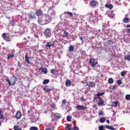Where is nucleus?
I'll use <instances>...</instances> for the list:
<instances>
[{
    "instance_id": "9b49d317",
    "label": "nucleus",
    "mask_w": 130,
    "mask_h": 130,
    "mask_svg": "<svg viewBox=\"0 0 130 130\" xmlns=\"http://www.w3.org/2000/svg\"><path fill=\"white\" fill-rule=\"evenodd\" d=\"M99 102L98 103V105L99 106H104L105 104H104V100L102 99V98H99Z\"/></svg>"
},
{
    "instance_id": "7c9ffc66",
    "label": "nucleus",
    "mask_w": 130,
    "mask_h": 130,
    "mask_svg": "<svg viewBox=\"0 0 130 130\" xmlns=\"http://www.w3.org/2000/svg\"><path fill=\"white\" fill-rule=\"evenodd\" d=\"M105 94V92H102V93H98L96 95L98 97H100V96H103V95H104Z\"/></svg>"
},
{
    "instance_id": "393cba45",
    "label": "nucleus",
    "mask_w": 130,
    "mask_h": 130,
    "mask_svg": "<svg viewBox=\"0 0 130 130\" xmlns=\"http://www.w3.org/2000/svg\"><path fill=\"white\" fill-rule=\"evenodd\" d=\"M55 117H56L57 119H59V118H60V117H61V115H60V114L56 113L55 114Z\"/></svg>"
},
{
    "instance_id": "f257e3e1",
    "label": "nucleus",
    "mask_w": 130,
    "mask_h": 130,
    "mask_svg": "<svg viewBox=\"0 0 130 130\" xmlns=\"http://www.w3.org/2000/svg\"><path fill=\"white\" fill-rule=\"evenodd\" d=\"M6 81L8 83L9 86H15L17 79L16 77H13L11 78V80L9 79H6Z\"/></svg>"
},
{
    "instance_id": "6e6552de",
    "label": "nucleus",
    "mask_w": 130,
    "mask_h": 130,
    "mask_svg": "<svg viewBox=\"0 0 130 130\" xmlns=\"http://www.w3.org/2000/svg\"><path fill=\"white\" fill-rule=\"evenodd\" d=\"M86 85L88 86L89 87H91V88H95L96 85L95 82L93 81H89L86 82Z\"/></svg>"
},
{
    "instance_id": "f8f14e48",
    "label": "nucleus",
    "mask_w": 130,
    "mask_h": 130,
    "mask_svg": "<svg viewBox=\"0 0 130 130\" xmlns=\"http://www.w3.org/2000/svg\"><path fill=\"white\" fill-rule=\"evenodd\" d=\"M54 45V41H51L50 42H48L47 43V44L46 45V47H48L49 48H50L52 46H53Z\"/></svg>"
},
{
    "instance_id": "ddd939ff",
    "label": "nucleus",
    "mask_w": 130,
    "mask_h": 130,
    "mask_svg": "<svg viewBox=\"0 0 130 130\" xmlns=\"http://www.w3.org/2000/svg\"><path fill=\"white\" fill-rule=\"evenodd\" d=\"M15 117L17 119H20V118L22 117V113H21V112H17L15 115Z\"/></svg>"
},
{
    "instance_id": "a18cd8bd",
    "label": "nucleus",
    "mask_w": 130,
    "mask_h": 130,
    "mask_svg": "<svg viewBox=\"0 0 130 130\" xmlns=\"http://www.w3.org/2000/svg\"><path fill=\"white\" fill-rule=\"evenodd\" d=\"M50 72L53 75H54V73L55 72V70H54V69H51V71H50Z\"/></svg>"
},
{
    "instance_id": "4468645a",
    "label": "nucleus",
    "mask_w": 130,
    "mask_h": 130,
    "mask_svg": "<svg viewBox=\"0 0 130 130\" xmlns=\"http://www.w3.org/2000/svg\"><path fill=\"white\" fill-rule=\"evenodd\" d=\"M65 85L66 87H71L72 85V81L70 79H67L66 81Z\"/></svg>"
},
{
    "instance_id": "f3484780",
    "label": "nucleus",
    "mask_w": 130,
    "mask_h": 130,
    "mask_svg": "<svg viewBox=\"0 0 130 130\" xmlns=\"http://www.w3.org/2000/svg\"><path fill=\"white\" fill-rule=\"evenodd\" d=\"M123 23L126 24V23H129V19L127 17H124L122 20Z\"/></svg>"
},
{
    "instance_id": "4c0bfd02",
    "label": "nucleus",
    "mask_w": 130,
    "mask_h": 130,
    "mask_svg": "<svg viewBox=\"0 0 130 130\" xmlns=\"http://www.w3.org/2000/svg\"><path fill=\"white\" fill-rule=\"evenodd\" d=\"M10 25H12V26H15V21L11 20L10 21Z\"/></svg>"
},
{
    "instance_id": "49530a36",
    "label": "nucleus",
    "mask_w": 130,
    "mask_h": 130,
    "mask_svg": "<svg viewBox=\"0 0 130 130\" xmlns=\"http://www.w3.org/2000/svg\"><path fill=\"white\" fill-rule=\"evenodd\" d=\"M80 53H81V54H86V51H84V50H81L80 51Z\"/></svg>"
},
{
    "instance_id": "13d9d810",
    "label": "nucleus",
    "mask_w": 130,
    "mask_h": 130,
    "mask_svg": "<svg viewBox=\"0 0 130 130\" xmlns=\"http://www.w3.org/2000/svg\"><path fill=\"white\" fill-rule=\"evenodd\" d=\"M27 38H28V39H31V38L30 37H28Z\"/></svg>"
},
{
    "instance_id": "c85d7f7f",
    "label": "nucleus",
    "mask_w": 130,
    "mask_h": 130,
    "mask_svg": "<svg viewBox=\"0 0 130 130\" xmlns=\"http://www.w3.org/2000/svg\"><path fill=\"white\" fill-rule=\"evenodd\" d=\"M48 83H49V79H45L43 82V85H47V84H48Z\"/></svg>"
},
{
    "instance_id": "bf43d9fd",
    "label": "nucleus",
    "mask_w": 130,
    "mask_h": 130,
    "mask_svg": "<svg viewBox=\"0 0 130 130\" xmlns=\"http://www.w3.org/2000/svg\"><path fill=\"white\" fill-rule=\"evenodd\" d=\"M96 105H94L93 106V107H96Z\"/></svg>"
},
{
    "instance_id": "4d7b16f0",
    "label": "nucleus",
    "mask_w": 130,
    "mask_h": 130,
    "mask_svg": "<svg viewBox=\"0 0 130 130\" xmlns=\"http://www.w3.org/2000/svg\"><path fill=\"white\" fill-rule=\"evenodd\" d=\"M38 51H39V52H40V53L42 52V50L40 49V50H39Z\"/></svg>"
},
{
    "instance_id": "e2e57ef3",
    "label": "nucleus",
    "mask_w": 130,
    "mask_h": 130,
    "mask_svg": "<svg viewBox=\"0 0 130 130\" xmlns=\"http://www.w3.org/2000/svg\"><path fill=\"white\" fill-rule=\"evenodd\" d=\"M2 125V122H0V126Z\"/></svg>"
},
{
    "instance_id": "c03bdc74",
    "label": "nucleus",
    "mask_w": 130,
    "mask_h": 130,
    "mask_svg": "<svg viewBox=\"0 0 130 130\" xmlns=\"http://www.w3.org/2000/svg\"><path fill=\"white\" fill-rule=\"evenodd\" d=\"M98 115L101 116V115H103V112L102 111H99L98 112Z\"/></svg>"
},
{
    "instance_id": "680f3d73",
    "label": "nucleus",
    "mask_w": 130,
    "mask_h": 130,
    "mask_svg": "<svg viewBox=\"0 0 130 130\" xmlns=\"http://www.w3.org/2000/svg\"><path fill=\"white\" fill-rule=\"evenodd\" d=\"M108 16L110 17V18H112L110 15H109Z\"/></svg>"
},
{
    "instance_id": "6ab92c4d",
    "label": "nucleus",
    "mask_w": 130,
    "mask_h": 130,
    "mask_svg": "<svg viewBox=\"0 0 130 130\" xmlns=\"http://www.w3.org/2000/svg\"><path fill=\"white\" fill-rule=\"evenodd\" d=\"M14 130H22V127L20 125H14Z\"/></svg>"
},
{
    "instance_id": "5701e85b",
    "label": "nucleus",
    "mask_w": 130,
    "mask_h": 130,
    "mask_svg": "<svg viewBox=\"0 0 130 130\" xmlns=\"http://www.w3.org/2000/svg\"><path fill=\"white\" fill-rule=\"evenodd\" d=\"M69 36V33L68 32H67V30H64L63 31V34L62 35V37H68V36Z\"/></svg>"
},
{
    "instance_id": "e433bc0d",
    "label": "nucleus",
    "mask_w": 130,
    "mask_h": 130,
    "mask_svg": "<svg viewBox=\"0 0 130 130\" xmlns=\"http://www.w3.org/2000/svg\"><path fill=\"white\" fill-rule=\"evenodd\" d=\"M125 99L126 100H130V94H127L125 95Z\"/></svg>"
},
{
    "instance_id": "2f4dec72",
    "label": "nucleus",
    "mask_w": 130,
    "mask_h": 130,
    "mask_svg": "<svg viewBox=\"0 0 130 130\" xmlns=\"http://www.w3.org/2000/svg\"><path fill=\"white\" fill-rule=\"evenodd\" d=\"M67 121H72V117L68 115L67 117Z\"/></svg>"
},
{
    "instance_id": "3c124183",
    "label": "nucleus",
    "mask_w": 130,
    "mask_h": 130,
    "mask_svg": "<svg viewBox=\"0 0 130 130\" xmlns=\"http://www.w3.org/2000/svg\"><path fill=\"white\" fill-rule=\"evenodd\" d=\"M18 68H21L22 67V63H18Z\"/></svg>"
},
{
    "instance_id": "37998d69",
    "label": "nucleus",
    "mask_w": 130,
    "mask_h": 130,
    "mask_svg": "<svg viewBox=\"0 0 130 130\" xmlns=\"http://www.w3.org/2000/svg\"><path fill=\"white\" fill-rule=\"evenodd\" d=\"M51 108H55V104L52 103L50 106Z\"/></svg>"
},
{
    "instance_id": "4be33fe9",
    "label": "nucleus",
    "mask_w": 130,
    "mask_h": 130,
    "mask_svg": "<svg viewBox=\"0 0 130 130\" xmlns=\"http://www.w3.org/2000/svg\"><path fill=\"white\" fill-rule=\"evenodd\" d=\"M41 72H42L43 73H45V74H47V73L48 72L47 71V69L46 68H41L40 69Z\"/></svg>"
},
{
    "instance_id": "09e8293b",
    "label": "nucleus",
    "mask_w": 130,
    "mask_h": 130,
    "mask_svg": "<svg viewBox=\"0 0 130 130\" xmlns=\"http://www.w3.org/2000/svg\"><path fill=\"white\" fill-rule=\"evenodd\" d=\"M100 98H101V97H100V96L95 97L94 98V100H96L97 99H99V100L100 99Z\"/></svg>"
},
{
    "instance_id": "a878e982",
    "label": "nucleus",
    "mask_w": 130,
    "mask_h": 130,
    "mask_svg": "<svg viewBox=\"0 0 130 130\" xmlns=\"http://www.w3.org/2000/svg\"><path fill=\"white\" fill-rule=\"evenodd\" d=\"M72 124H69L66 128L65 130H71L72 129Z\"/></svg>"
},
{
    "instance_id": "f704fd0d",
    "label": "nucleus",
    "mask_w": 130,
    "mask_h": 130,
    "mask_svg": "<svg viewBox=\"0 0 130 130\" xmlns=\"http://www.w3.org/2000/svg\"><path fill=\"white\" fill-rule=\"evenodd\" d=\"M69 51H74V46L71 45L69 47Z\"/></svg>"
},
{
    "instance_id": "39448f33",
    "label": "nucleus",
    "mask_w": 130,
    "mask_h": 130,
    "mask_svg": "<svg viewBox=\"0 0 130 130\" xmlns=\"http://www.w3.org/2000/svg\"><path fill=\"white\" fill-rule=\"evenodd\" d=\"M43 90L45 91L46 92H50V91H54V88H53L51 86L47 85L45 86L44 87H43Z\"/></svg>"
},
{
    "instance_id": "1a4fd4ad",
    "label": "nucleus",
    "mask_w": 130,
    "mask_h": 130,
    "mask_svg": "<svg viewBox=\"0 0 130 130\" xmlns=\"http://www.w3.org/2000/svg\"><path fill=\"white\" fill-rule=\"evenodd\" d=\"M36 15L38 17L42 16L43 15V11L42 9H38L36 11Z\"/></svg>"
},
{
    "instance_id": "79ce46f5",
    "label": "nucleus",
    "mask_w": 130,
    "mask_h": 130,
    "mask_svg": "<svg viewBox=\"0 0 130 130\" xmlns=\"http://www.w3.org/2000/svg\"><path fill=\"white\" fill-rule=\"evenodd\" d=\"M125 75V71H122L120 73V75L121 77H123Z\"/></svg>"
},
{
    "instance_id": "0eeeda50",
    "label": "nucleus",
    "mask_w": 130,
    "mask_h": 130,
    "mask_svg": "<svg viewBox=\"0 0 130 130\" xmlns=\"http://www.w3.org/2000/svg\"><path fill=\"white\" fill-rule=\"evenodd\" d=\"M28 18L32 20V19H36V14L35 12H30L28 14Z\"/></svg>"
},
{
    "instance_id": "a19ab883",
    "label": "nucleus",
    "mask_w": 130,
    "mask_h": 130,
    "mask_svg": "<svg viewBox=\"0 0 130 130\" xmlns=\"http://www.w3.org/2000/svg\"><path fill=\"white\" fill-rule=\"evenodd\" d=\"M117 84L119 85H121V84H122V82H121V80H117Z\"/></svg>"
},
{
    "instance_id": "9d476101",
    "label": "nucleus",
    "mask_w": 130,
    "mask_h": 130,
    "mask_svg": "<svg viewBox=\"0 0 130 130\" xmlns=\"http://www.w3.org/2000/svg\"><path fill=\"white\" fill-rule=\"evenodd\" d=\"M76 108L78 109V110H85V109H87L88 107L82 105H78L76 106Z\"/></svg>"
},
{
    "instance_id": "6e6d98bb",
    "label": "nucleus",
    "mask_w": 130,
    "mask_h": 130,
    "mask_svg": "<svg viewBox=\"0 0 130 130\" xmlns=\"http://www.w3.org/2000/svg\"><path fill=\"white\" fill-rule=\"evenodd\" d=\"M80 39L82 41L83 40V38H82V37H80Z\"/></svg>"
},
{
    "instance_id": "0e129e2a",
    "label": "nucleus",
    "mask_w": 130,
    "mask_h": 130,
    "mask_svg": "<svg viewBox=\"0 0 130 130\" xmlns=\"http://www.w3.org/2000/svg\"><path fill=\"white\" fill-rule=\"evenodd\" d=\"M0 64H1V63H0Z\"/></svg>"
},
{
    "instance_id": "ea45409f",
    "label": "nucleus",
    "mask_w": 130,
    "mask_h": 130,
    "mask_svg": "<svg viewBox=\"0 0 130 130\" xmlns=\"http://www.w3.org/2000/svg\"><path fill=\"white\" fill-rule=\"evenodd\" d=\"M66 103H67V100H63L62 101V105H66Z\"/></svg>"
},
{
    "instance_id": "8fccbe9b",
    "label": "nucleus",
    "mask_w": 130,
    "mask_h": 130,
    "mask_svg": "<svg viewBox=\"0 0 130 130\" xmlns=\"http://www.w3.org/2000/svg\"><path fill=\"white\" fill-rule=\"evenodd\" d=\"M81 101H85V99H84V96H81V98H80Z\"/></svg>"
},
{
    "instance_id": "412c9836",
    "label": "nucleus",
    "mask_w": 130,
    "mask_h": 130,
    "mask_svg": "<svg viewBox=\"0 0 130 130\" xmlns=\"http://www.w3.org/2000/svg\"><path fill=\"white\" fill-rule=\"evenodd\" d=\"M125 60H127L128 61H130V54L128 55H125L124 56Z\"/></svg>"
},
{
    "instance_id": "5fc2aeb1",
    "label": "nucleus",
    "mask_w": 130,
    "mask_h": 130,
    "mask_svg": "<svg viewBox=\"0 0 130 130\" xmlns=\"http://www.w3.org/2000/svg\"><path fill=\"white\" fill-rule=\"evenodd\" d=\"M127 31H128V32L130 33V28H127Z\"/></svg>"
},
{
    "instance_id": "cd10ccee",
    "label": "nucleus",
    "mask_w": 130,
    "mask_h": 130,
    "mask_svg": "<svg viewBox=\"0 0 130 130\" xmlns=\"http://www.w3.org/2000/svg\"><path fill=\"white\" fill-rule=\"evenodd\" d=\"M7 55H8V57H7V59H8V60H9V59H10V58H13V57H14L15 56L14 55V54H12V55H11V54H7Z\"/></svg>"
},
{
    "instance_id": "052dcab7",
    "label": "nucleus",
    "mask_w": 130,
    "mask_h": 130,
    "mask_svg": "<svg viewBox=\"0 0 130 130\" xmlns=\"http://www.w3.org/2000/svg\"><path fill=\"white\" fill-rule=\"evenodd\" d=\"M113 87L114 89H115V86H113Z\"/></svg>"
},
{
    "instance_id": "de8ad7c7",
    "label": "nucleus",
    "mask_w": 130,
    "mask_h": 130,
    "mask_svg": "<svg viewBox=\"0 0 130 130\" xmlns=\"http://www.w3.org/2000/svg\"><path fill=\"white\" fill-rule=\"evenodd\" d=\"M114 104L115 105V107H116V106H117V105H118V101L114 102Z\"/></svg>"
},
{
    "instance_id": "2eb2a0df",
    "label": "nucleus",
    "mask_w": 130,
    "mask_h": 130,
    "mask_svg": "<svg viewBox=\"0 0 130 130\" xmlns=\"http://www.w3.org/2000/svg\"><path fill=\"white\" fill-rule=\"evenodd\" d=\"M29 59H32V58L28 56L27 54H26L25 56V61L28 64H30V60Z\"/></svg>"
},
{
    "instance_id": "dca6fc26",
    "label": "nucleus",
    "mask_w": 130,
    "mask_h": 130,
    "mask_svg": "<svg viewBox=\"0 0 130 130\" xmlns=\"http://www.w3.org/2000/svg\"><path fill=\"white\" fill-rule=\"evenodd\" d=\"M104 127H105V128H107L108 129L115 130V128H114V127H112L108 125H104Z\"/></svg>"
},
{
    "instance_id": "423d86ee",
    "label": "nucleus",
    "mask_w": 130,
    "mask_h": 130,
    "mask_svg": "<svg viewBox=\"0 0 130 130\" xmlns=\"http://www.w3.org/2000/svg\"><path fill=\"white\" fill-rule=\"evenodd\" d=\"M44 34L46 37H50L51 36V30L50 28H46Z\"/></svg>"
},
{
    "instance_id": "20e7f679",
    "label": "nucleus",
    "mask_w": 130,
    "mask_h": 130,
    "mask_svg": "<svg viewBox=\"0 0 130 130\" xmlns=\"http://www.w3.org/2000/svg\"><path fill=\"white\" fill-rule=\"evenodd\" d=\"M90 64H91V67L92 69H94L96 64H98V61L95 59L90 58L89 61Z\"/></svg>"
},
{
    "instance_id": "72a5a7b5",
    "label": "nucleus",
    "mask_w": 130,
    "mask_h": 130,
    "mask_svg": "<svg viewBox=\"0 0 130 130\" xmlns=\"http://www.w3.org/2000/svg\"><path fill=\"white\" fill-rule=\"evenodd\" d=\"M30 130H39V129H38V128H37V127L31 126L30 128Z\"/></svg>"
},
{
    "instance_id": "7ed1b4c3",
    "label": "nucleus",
    "mask_w": 130,
    "mask_h": 130,
    "mask_svg": "<svg viewBox=\"0 0 130 130\" xmlns=\"http://www.w3.org/2000/svg\"><path fill=\"white\" fill-rule=\"evenodd\" d=\"M89 6L91 8L95 9L98 6V2L96 0H92L89 2Z\"/></svg>"
},
{
    "instance_id": "f03ea898",
    "label": "nucleus",
    "mask_w": 130,
    "mask_h": 130,
    "mask_svg": "<svg viewBox=\"0 0 130 130\" xmlns=\"http://www.w3.org/2000/svg\"><path fill=\"white\" fill-rule=\"evenodd\" d=\"M3 39L7 41V42H10L12 41V36L9 34L4 33L2 35Z\"/></svg>"
},
{
    "instance_id": "603ef678",
    "label": "nucleus",
    "mask_w": 130,
    "mask_h": 130,
    "mask_svg": "<svg viewBox=\"0 0 130 130\" xmlns=\"http://www.w3.org/2000/svg\"><path fill=\"white\" fill-rule=\"evenodd\" d=\"M106 122H107V123H110V121L109 120H107Z\"/></svg>"
},
{
    "instance_id": "473e14b6",
    "label": "nucleus",
    "mask_w": 130,
    "mask_h": 130,
    "mask_svg": "<svg viewBox=\"0 0 130 130\" xmlns=\"http://www.w3.org/2000/svg\"><path fill=\"white\" fill-rule=\"evenodd\" d=\"M3 112L2 110H0V119H3V118H5V117H4V115L2 114Z\"/></svg>"
},
{
    "instance_id": "c756f323",
    "label": "nucleus",
    "mask_w": 130,
    "mask_h": 130,
    "mask_svg": "<svg viewBox=\"0 0 130 130\" xmlns=\"http://www.w3.org/2000/svg\"><path fill=\"white\" fill-rule=\"evenodd\" d=\"M113 79L110 78H109L108 80V83L109 84H113Z\"/></svg>"
},
{
    "instance_id": "b1692460",
    "label": "nucleus",
    "mask_w": 130,
    "mask_h": 130,
    "mask_svg": "<svg viewBox=\"0 0 130 130\" xmlns=\"http://www.w3.org/2000/svg\"><path fill=\"white\" fill-rule=\"evenodd\" d=\"M92 69L94 70V71H96V72H99V71H100V67L99 66H94Z\"/></svg>"
},
{
    "instance_id": "58836bf2",
    "label": "nucleus",
    "mask_w": 130,
    "mask_h": 130,
    "mask_svg": "<svg viewBox=\"0 0 130 130\" xmlns=\"http://www.w3.org/2000/svg\"><path fill=\"white\" fill-rule=\"evenodd\" d=\"M64 14H68V15H70V17H73V13L71 12H66Z\"/></svg>"
},
{
    "instance_id": "864d4df0",
    "label": "nucleus",
    "mask_w": 130,
    "mask_h": 130,
    "mask_svg": "<svg viewBox=\"0 0 130 130\" xmlns=\"http://www.w3.org/2000/svg\"><path fill=\"white\" fill-rule=\"evenodd\" d=\"M126 28H130V24L126 26Z\"/></svg>"
},
{
    "instance_id": "c9c22d12",
    "label": "nucleus",
    "mask_w": 130,
    "mask_h": 130,
    "mask_svg": "<svg viewBox=\"0 0 130 130\" xmlns=\"http://www.w3.org/2000/svg\"><path fill=\"white\" fill-rule=\"evenodd\" d=\"M99 130H105V129H104V126L103 125L100 126L99 127Z\"/></svg>"
},
{
    "instance_id": "bb28decb",
    "label": "nucleus",
    "mask_w": 130,
    "mask_h": 130,
    "mask_svg": "<svg viewBox=\"0 0 130 130\" xmlns=\"http://www.w3.org/2000/svg\"><path fill=\"white\" fill-rule=\"evenodd\" d=\"M106 120V118H105V117H102L100 119V122L103 123L104 122H105Z\"/></svg>"
},
{
    "instance_id": "aec40b11",
    "label": "nucleus",
    "mask_w": 130,
    "mask_h": 130,
    "mask_svg": "<svg viewBox=\"0 0 130 130\" xmlns=\"http://www.w3.org/2000/svg\"><path fill=\"white\" fill-rule=\"evenodd\" d=\"M106 43H108V45H112L114 43V41H112L111 40H109L107 41Z\"/></svg>"
},
{
    "instance_id": "a211bd4d",
    "label": "nucleus",
    "mask_w": 130,
    "mask_h": 130,
    "mask_svg": "<svg viewBox=\"0 0 130 130\" xmlns=\"http://www.w3.org/2000/svg\"><path fill=\"white\" fill-rule=\"evenodd\" d=\"M105 7L107 8V9H109L110 10H112V9H113V5H112V4H110V5L106 4L105 5Z\"/></svg>"
}]
</instances>
